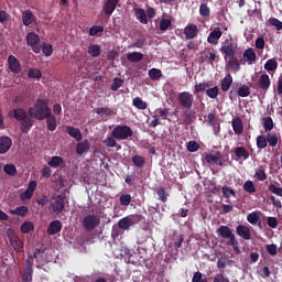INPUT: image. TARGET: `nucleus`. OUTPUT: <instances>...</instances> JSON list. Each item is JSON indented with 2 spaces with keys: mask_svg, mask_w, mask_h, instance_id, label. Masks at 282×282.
I'll return each mask as SVG.
<instances>
[{
  "mask_svg": "<svg viewBox=\"0 0 282 282\" xmlns=\"http://www.w3.org/2000/svg\"><path fill=\"white\" fill-rule=\"evenodd\" d=\"M105 31V26L102 24H94V26H90L89 34L90 35H98V33H101Z\"/></svg>",
  "mask_w": 282,
  "mask_h": 282,
  "instance_id": "nucleus-57",
  "label": "nucleus"
},
{
  "mask_svg": "<svg viewBox=\"0 0 282 282\" xmlns=\"http://www.w3.org/2000/svg\"><path fill=\"white\" fill-rule=\"evenodd\" d=\"M101 224V218L95 216V214H89L83 218V226L85 230L91 231L95 230Z\"/></svg>",
  "mask_w": 282,
  "mask_h": 282,
  "instance_id": "nucleus-9",
  "label": "nucleus"
},
{
  "mask_svg": "<svg viewBox=\"0 0 282 282\" xmlns=\"http://www.w3.org/2000/svg\"><path fill=\"white\" fill-rule=\"evenodd\" d=\"M257 147L258 149H265V147H268V135L264 137L263 134H260L257 137Z\"/></svg>",
  "mask_w": 282,
  "mask_h": 282,
  "instance_id": "nucleus-49",
  "label": "nucleus"
},
{
  "mask_svg": "<svg viewBox=\"0 0 282 282\" xmlns=\"http://www.w3.org/2000/svg\"><path fill=\"white\" fill-rule=\"evenodd\" d=\"M90 142L88 141V139H85V141H83V139L77 142L76 144V153L77 155H84V153H88V151L90 150Z\"/></svg>",
  "mask_w": 282,
  "mask_h": 282,
  "instance_id": "nucleus-23",
  "label": "nucleus"
},
{
  "mask_svg": "<svg viewBox=\"0 0 282 282\" xmlns=\"http://www.w3.org/2000/svg\"><path fill=\"white\" fill-rule=\"evenodd\" d=\"M133 106H135V108H139L140 110H145V108H148L147 101H143L142 98H134Z\"/></svg>",
  "mask_w": 282,
  "mask_h": 282,
  "instance_id": "nucleus-55",
  "label": "nucleus"
},
{
  "mask_svg": "<svg viewBox=\"0 0 282 282\" xmlns=\"http://www.w3.org/2000/svg\"><path fill=\"white\" fill-rule=\"evenodd\" d=\"M192 282H208L206 278L203 279V273L200 271H196L193 275Z\"/></svg>",
  "mask_w": 282,
  "mask_h": 282,
  "instance_id": "nucleus-63",
  "label": "nucleus"
},
{
  "mask_svg": "<svg viewBox=\"0 0 282 282\" xmlns=\"http://www.w3.org/2000/svg\"><path fill=\"white\" fill-rule=\"evenodd\" d=\"M64 164V158L61 155H53L51 160H48V166L52 169H58V166H62Z\"/></svg>",
  "mask_w": 282,
  "mask_h": 282,
  "instance_id": "nucleus-32",
  "label": "nucleus"
},
{
  "mask_svg": "<svg viewBox=\"0 0 282 282\" xmlns=\"http://www.w3.org/2000/svg\"><path fill=\"white\" fill-rule=\"evenodd\" d=\"M22 282H33V262L30 260H25V269L22 275Z\"/></svg>",
  "mask_w": 282,
  "mask_h": 282,
  "instance_id": "nucleus-16",
  "label": "nucleus"
},
{
  "mask_svg": "<svg viewBox=\"0 0 282 282\" xmlns=\"http://www.w3.org/2000/svg\"><path fill=\"white\" fill-rule=\"evenodd\" d=\"M20 230H21V232H23L24 235H28L29 232H31L32 230H34V224H33V221H23V224H21V226H20Z\"/></svg>",
  "mask_w": 282,
  "mask_h": 282,
  "instance_id": "nucleus-41",
  "label": "nucleus"
},
{
  "mask_svg": "<svg viewBox=\"0 0 282 282\" xmlns=\"http://www.w3.org/2000/svg\"><path fill=\"white\" fill-rule=\"evenodd\" d=\"M217 232L219 237H221L223 239H227V246H231L236 251L239 250V241L229 226H219Z\"/></svg>",
  "mask_w": 282,
  "mask_h": 282,
  "instance_id": "nucleus-3",
  "label": "nucleus"
},
{
  "mask_svg": "<svg viewBox=\"0 0 282 282\" xmlns=\"http://www.w3.org/2000/svg\"><path fill=\"white\" fill-rule=\"evenodd\" d=\"M37 19L33 14L32 10H24L22 12V23L25 25V28H30V25H33V23H36Z\"/></svg>",
  "mask_w": 282,
  "mask_h": 282,
  "instance_id": "nucleus-18",
  "label": "nucleus"
},
{
  "mask_svg": "<svg viewBox=\"0 0 282 282\" xmlns=\"http://www.w3.org/2000/svg\"><path fill=\"white\" fill-rule=\"evenodd\" d=\"M97 115H100L102 119H107L112 115L111 108L100 107L96 109Z\"/></svg>",
  "mask_w": 282,
  "mask_h": 282,
  "instance_id": "nucleus-42",
  "label": "nucleus"
},
{
  "mask_svg": "<svg viewBox=\"0 0 282 282\" xmlns=\"http://www.w3.org/2000/svg\"><path fill=\"white\" fill-rule=\"evenodd\" d=\"M169 115H170L169 108H158L159 124L161 122V119H167Z\"/></svg>",
  "mask_w": 282,
  "mask_h": 282,
  "instance_id": "nucleus-51",
  "label": "nucleus"
},
{
  "mask_svg": "<svg viewBox=\"0 0 282 282\" xmlns=\"http://www.w3.org/2000/svg\"><path fill=\"white\" fill-rule=\"evenodd\" d=\"M207 123L213 128L215 137H219V132L221 130V126L219 122V117L216 112H208L207 115Z\"/></svg>",
  "mask_w": 282,
  "mask_h": 282,
  "instance_id": "nucleus-12",
  "label": "nucleus"
},
{
  "mask_svg": "<svg viewBox=\"0 0 282 282\" xmlns=\"http://www.w3.org/2000/svg\"><path fill=\"white\" fill-rule=\"evenodd\" d=\"M134 14H135L137 20L142 25H148V23H149L148 14L143 8H134Z\"/></svg>",
  "mask_w": 282,
  "mask_h": 282,
  "instance_id": "nucleus-24",
  "label": "nucleus"
},
{
  "mask_svg": "<svg viewBox=\"0 0 282 282\" xmlns=\"http://www.w3.org/2000/svg\"><path fill=\"white\" fill-rule=\"evenodd\" d=\"M221 36H223V31H221L220 26H215L210 31V33H209V35L207 37V42L209 44H215V45L219 44V40H220Z\"/></svg>",
  "mask_w": 282,
  "mask_h": 282,
  "instance_id": "nucleus-17",
  "label": "nucleus"
},
{
  "mask_svg": "<svg viewBox=\"0 0 282 282\" xmlns=\"http://www.w3.org/2000/svg\"><path fill=\"white\" fill-rule=\"evenodd\" d=\"M66 203H68V200L64 194H54L50 199L53 214H63L66 209Z\"/></svg>",
  "mask_w": 282,
  "mask_h": 282,
  "instance_id": "nucleus-4",
  "label": "nucleus"
},
{
  "mask_svg": "<svg viewBox=\"0 0 282 282\" xmlns=\"http://www.w3.org/2000/svg\"><path fill=\"white\" fill-rule=\"evenodd\" d=\"M33 126V120L30 117H28V112H25V117L23 119V122L20 126V130L24 133L28 134Z\"/></svg>",
  "mask_w": 282,
  "mask_h": 282,
  "instance_id": "nucleus-28",
  "label": "nucleus"
},
{
  "mask_svg": "<svg viewBox=\"0 0 282 282\" xmlns=\"http://www.w3.org/2000/svg\"><path fill=\"white\" fill-rule=\"evenodd\" d=\"M200 59H203V62L214 63L219 59V55L214 47L205 46L200 53Z\"/></svg>",
  "mask_w": 282,
  "mask_h": 282,
  "instance_id": "nucleus-11",
  "label": "nucleus"
},
{
  "mask_svg": "<svg viewBox=\"0 0 282 282\" xmlns=\"http://www.w3.org/2000/svg\"><path fill=\"white\" fill-rule=\"evenodd\" d=\"M132 163L138 169H142L145 164V158H143V155H133Z\"/></svg>",
  "mask_w": 282,
  "mask_h": 282,
  "instance_id": "nucleus-43",
  "label": "nucleus"
},
{
  "mask_svg": "<svg viewBox=\"0 0 282 282\" xmlns=\"http://www.w3.org/2000/svg\"><path fill=\"white\" fill-rule=\"evenodd\" d=\"M219 91H220L219 87H217V86L212 87V88L207 87L206 94H207L208 98H212L215 100L218 98Z\"/></svg>",
  "mask_w": 282,
  "mask_h": 282,
  "instance_id": "nucleus-44",
  "label": "nucleus"
},
{
  "mask_svg": "<svg viewBox=\"0 0 282 282\" xmlns=\"http://www.w3.org/2000/svg\"><path fill=\"white\" fill-rule=\"evenodd\" d=\"M205 162L208 164H218V166H228L230 164L229 155H221L220 151L206 153Z\"/></svg>",
  "mask_w": 282,
  "mask_h": 282,
  "instance_id": "nucleus-5",
  "label": "nucleus"
},
{
  "mask_svg": "<svg viewBox=\"0 0 282 282\" xmlns=\"http://www.w3.org/2000/svg\"><path fill=\"white\" fill-rule=\"evenodd\" d=\"M234 83V78L230 73L225 75V78L220 82V88L223 91H229L231 85Z\"/></svg>",
  "mask_w": 282,
  "mask_h": 282,
  "instance_id": "nucleus-29",
  "label": "nucleus"
},
{
  "mask_svg": "<svg viewBox=\"0 0 282 282\" xmlns=\"http://www.w3.org/2000/svg\"><path fill=\"white\" fill-rule=\"evenodd\" d=\"M260 215L261 212H252V214H248L247 219L250 224H258Z\"/></svg>",
  "mask_w": 282,
  "mask_h": 282,
  "instance_id": "nucleus-52",
  "label": "nucleus"
},
{
  "mask_svg": "<svg viewBox=\"0 0 282 282\" xmlns=\"http://www.w3.org/2000/svg\"><path fill=\"white\" fill-rule=\"evenodd\" d=\"M269 23L270 25H273V28H275L278 31L282 30V21H280L279 19H275L274 17L269 19Z\"/></svg>",
  "mask_w": 282,
  "mask_h": 282,
  "instance_id": "nucleus-61",
  "label": "nucleus"
},
{
  "mask_svg": "<svg viewBox=\"0 0 282 282\" xmlns=\"http://www.w3.org/2000/svg\"><path fill=\"white\" fill-rule=\"evenodd\" d=\"M200 149V144L197 141H189L187 142V151H191L194 153L195 151H198Z\"/></svg>",
  "mask_w": 282,
  "mask_h": 282,
  "instance_id": "nucleus-60",
  "label": "nucleus"
},
{
  "mask_svg": "<svg viewBox=\"0 0 282 282\" xmlns=\"http://www.w3.org/2000/svg\"><path fill=\"white\" fill-rule=\"evenodd\" d=\"M13 215H21V217H25V215L29 214V207H25L24 205L21 207H17L13 212H11Z\"/></svg>",
  "mask_w": 282,
  "mask_h": 282,
  "instance_id": "nucleus-59",
  "label": "nucleus"
},
{
  "mask_svg": "<svg viewBox=\"0 0 282 282\" xmlns=\"http://www.w3.org/2000/svg\"><path fill=\"white\" fill-rule=\"evenodd\" d=\"M198 31L199 29L197 24L191 23L185 25V29L183 32L185 33V37L187 40H194L198 35Z\"/></svg>",
  "mask_w": 282,
  "mask_h": 282,
  "instance_id": "nucleus-19",
  "label": "nucleus"
},
{
  "mask_svg": "<svg viewBox=\"0 0 282 282\" xmlns=\"http://www.w3.org/2000/svg\"><path fill=\"white\" fill-rule=\"evenodd\" d=\"M172 28L171 19H161L160 21V31H167V29Z\"/></svg>",
  "mask_w": 282,
  "mask_h": 282,
  "instance_id": "nucleus-58",
  "label": "nucleus"
},
{
  "mask_svg": "<svg viewBox=\"0 0 282 282\" xmlns=\"http://www.w3.org/2000/svg\"><path fill=\"white\" fill-rule=\"evenodd\" d=\"M267 252L271 256H276L279 252L276 243H271L267 246Z\"/></svg>",
  "mask_w": 282,
  "mask_h": 282,
  "instance_id": "nucleus-64",
  "label": "nucleus"
},
{
  "mask_svg": "<svg viewBox=\"0 0 282 282\" xmlns=\"http://www.w3.org/2000/svg\"><path fill=\"white\" fill-rule=\"evenodd\" d=\"M62 229L63 223L61 221V219H53L48 224V228L46 229V231L48 232V235H58V232H61Z\"/></svg>",
  "mask_w": 282,
  "mask_h": 282,
  "instance_id": "nucleus-22",
  "label": "nucleus"
},
{
  "mask_svg": "<svg viewBox=\"0 0 282 282\" xmlns=\"http://www.w3.org/2000/svg\"><path fill=\"white\" fill-rule=\"evenodd\" d=\"M57 126L58 123H57L56 116L53 115L52 108L48 106V101H47L46 128L50 132H54Z\"/></svg>",
  "mask_w": 282,
  "mask_h": 282,
  "instance_id": "nucleus-15",
  "label": "nucleus"
},
{
  "mask_svg": "<svg viewBox=\"0 0 282 282\" xmlns=\"http://www.w3.org/2000/svg\"><path fill=\"white\" fill-rule=\"evenodd\" d=\"M279 64L276 62V59H268V62H265L264 64V69H267L268 72H273L274 69H278Z\"/></svg>",
  "mask_w": 282,
  "mask_h": 282,
  "instance_id": "nucleus-48",
  "label": "nucleus"
},
{
  "mask_svg": "<svg viewBox=\"0 0 282 282\" xmlns=\"http://www.w3.org/2000/svg\"><path fill=\"white\" fill-rule=\"evenodd\" d=\"M256 61H257V53H254V48H247L243 53V58L240 59V63L248 62L249 65H251V63Z\"/></svg>",
  "mask_w": 282,
  "mask_h": 282,
  "instance_id": "nucleus-25",
  "label": "nucleus"
},
{
  "mask_svg": "<svg viewBox=\"0 0 282 282\" xmlns=\"http://www.w3.org/2000/svg\"><path fill=\"white\" fill-rule=\"evenodd\" d=\"M243 189L249 192V194H254L257 192V187H254L253 181H246L243 185Z\"/></svg>",
  "mask_w": 282,
  "mask_h": 282,
  "instance_id": "nucleus-56",
  "label": "nucleus"
},
{
  "mask_svg": "<svg viewBox=\"0 0 282 282\" xmlns=\"http://www.w3.org/2000/svg\"><path fill=\"white\" fill-rule=\"evenodd\" d=\"M267 141L270 147H276L279 139L278 134L275 132H270L267 134Z\"/></svg>",
  "mask_w": 282,
  "mask_h": 282,
  "instance_id": "nucleus-45",
  "label": "nucleus"
},
{
  "mask_svg": "<svg viewBox=\"0 0 282 282\" xmlns=\"http://www.w3.org/2000/svg\"><path fill=\"white\" fill-rule=\"evenodd\" d=\"M116 140H128L133 137V130L130 126H116L111 132Z\"/></svg>",
  "mask_w": 282,
  "mask_h": 282,
  "instance_id": "nucleus-7",
  "label": "nucleus"
},
{
  "mask_svg": "<svg viewBox=\"0 0 282 282\" xmlns=\"http://www.w3.org/2000/svg\"><path fill=\"white\" fill-rule=\"evenodd\" d=\"M232 128H234V132L236 134H242L243 123H242V119H240V117H237V119L232 120Z\"/></svg>",
  "mask_w": 282,
  "mask_h": 282,
  "instance_id": "nucleus-33",
  "label": "nucleus"
},
{
  "mask_svg": "<svg viewBox=\"0 0 282 282\" xmlns=\"http://www.w3.org/2000/svg\"><path fill=\"white\" fill-rule=\"evenodd\" d=\"M42 53L46 55V57H51L53 55V46L52 44H47L46 42H43L42 44Z\"/></svg>",
  "mask_w": 282,
  "mask_h": 282,
  "instance_id": "nucleus-53",
  "label": "nucleus"
},
{
  "mask_svg": "<svg viewBox=\"0 0 282 282\" xmlns=\"http://www.w3.org/2000/svg\"><path fill=\"white\" fill-rule=\"evenodd\" d=\"M11 115L17 119V121H21V123H23V119L26 117V110L25 108H13Z\"/></svg>",
  "mask_w": 282,
  "mask_h": 282,
  "instance_id": "nucleus-30",
  "label": "nucleus"
},
{
  "mask_svg": "<svg viewBox=\"0 0 282 282\" xmlns=\"http://www.w3.org/2000/svg\"><path fill=\"white\" fill-rule=\"evenodd\" d=\"M155 192H156V194L159 196V199L162 203H167L170 194H169V192H166L165 187H162V186L156 187Z\"/></svg>",
  "mask_w": 282,
  "mask_h": 282,
  "instance_id": "nucleus-35",
  "label": "nucleus"
},
{
  "mask_svg": "<svg viewBox=\"0 0 282 282\" xmlns=\"http://www.w3.org/2000/svg\"><path fill=\"white\" fill-rule=\"evenodd\" d=\"M8 237L13 250H15V252H22L23 241L15 235L14 230H8Z\"/></svg>",
  "mask_w": 282,
  "mask_h": 282,
  "instance_id": "nucleus-14",
  "label": "nucleus"
},
{
  "mask_svg": "<svg viewBox=\"0 0 282 282\" xmlns=\"http://www.w3.org/2000/svg\"><path fill=\"white\" fill-rule=\"evenodd\" d=\"M132 200L131 194H121L120 196V205L123 207H128Z\"/></svg>",
  "mask_w": 282,
  "mask_h": 282,
  "instance_id": "nucleus-54",
  "label": "nucleus"
},
{
  "mask_svg": "<svg viewBox=\"0 0 282 282\" xmlns=\"http://www.w3.org/2000/svg\"><path fill=\"white\" fill-rule=\"evenodd\" d=\"M25 41L28 46H31L34 53L39 54L42 52L41 36L39 35V33H35V31H30L25 35Z\"/></svg>",
  "mask_w": 282,
  "mask_h": 282,
  "instance_id": "nucleus-6",
  "label": "nucleus"
},
{
  "mask_svg": "<svg viewBox=\"0 0 282 282\" xmlns=\"http://www.w3.org/2000/svg\"><path fill=\"white\" fill-rule=\"evenodd\" d=\"M235 154L237 158H242V160H248L250 158V153L247 151L246 147H236Z\"/></svg>",
  "mask_w": 282,
  "mask_h": 282,
  "instance_id": "nucleus-34",
  "label": "nucleus"
},
{
  "mask_svg": "<svg viewBox=\"0 0 282 282\" xmlns=\"http://www.w3.org/2000/svg\"><path fill=\"white\" fill-rule=\"evenodd\" d=\"M262 126H263V129L265 130V132L271 133L274 128V121H273L272 117H265Z\"/></svg>",
  "mask_w": 282,
  "mask_h": 282,
  "instance_id": "nucleus-40",
  "label": "nucleus"
},
{
  "mask_svg": "<svg viewBox=\"0 0 282 282\" xmlns=\"http://www.w3.org/2000/svg\"><path fill=\"white\" fill-rule=\"evenodd\" d=\"M66 132L69 137L75 138V140H82L83 138L82 131L78 128H74L73 126H67Z\"/></svg>",
  "mask_w": 282,
  "mask_h": 282,
  "instance_id": "nucleus-31",
  "label": "nucleus"
},
{
  "mask_svg": "<svg viewBox=\"0 0 282 282\" xmlns=\"http://www.w3.org/2000/svg\"><path fill=\"white\" fill-rule=\"evenodd\" d=\"M236 232L246 241H249L251 239V230L249 226H246L245 224H239L236 228Z\"/></svg>",
  "mask_w": 282,
  "mask_h": 282,
  "instance_id": "nucleus-20",
  "label": "nucleus"
},
{
  "mask_svg": "<svg viewBox=\"0 0 282 282\" xmlns=\"http://www.w3.org/2000/svg\"><path fill=\"white\" fill-rule=\"evenodd\" d=\"M138 221H139L138 216L121 217V219H119L118 221V227L121 228V230H130L131 226H135Z\"/></svg>",
  "mask_w": 282,
  "mask_h": 282,
  "instance_id": "nucleus-13",
  "label": "nucleus"
},
{
  "mask_svg": "<svg viewBox=\"0 0 282 282\" xmlns=\"http://www.w3.org/2000/svg\"><path fill=\"white\" fill-rule=\"evenodd\" d=\"M12 147L10 137H0V153H7Z\"/></svg>",
  "mask_w": 282,
  "mask_h": 282,
  "instance_id": "nucleus-27",
  "label": "nucleus"
},
{
  "mask_svg": "<svg viewBox=\"0 0 282 282\" xmlns=\"http://www.w3.org/2000/svg\"><path fill=\"white\" fill-rule=\"evenodd\" d=\"M199 14H200V17H204L205 19H208L210 17V8L207 6V3H200Z\"/></svg>",
  "mask_w": 282,
  "mask_h": 282,
  "instance_id": "nucleus-46",
  "label": "nucleus"
},
{
  "mask_svg": "<svg viewBox=\"0 0 282 282\" xmlns=\"http://www.w3.org/2000/svg\"><path fill=\"white\" fill-rule=\"evenodd\" d=\"M177 100L178 104L186 110H189L195 102V98L191 91H181V94H178Z\"/></svg>",
  "mask_w": 282,
  "mask_h": 282,
  "instance_id": "nucleus-10",
  "label": "nucleus"
},
{
  "mask_svg": "<svg viewBox=\"0 0 282 282\" xmlns=\"http://www.w3.org/2000/svg\"><path fill=\"white\" fill-rule=\"evenodd\" d=\"M149 76L151 80H160L163 76L162 69H159L158 67H151V69H149Z\"/></svg>",
  "mask_w": 282,
  "mask_h": 282,
  "instance_id": "nucleus-38",
  "label": "nucleus"
},
{
  "mask_svg": "<svg viewBox=\"0 0 282 282\" xmlns=\"http://www.w3.org/2000/svg\"><path fill=\"white\" fill-rule=\"evenodd\" d=\"M144 58L143 53H139V52H133V53H128V62L131 63H139L142 62V59Z\"/></svg>",
  "mask_w": 282,
  "mask_h": 282,
  "instance_id": "nucleus-37",
  "label": "nucleus"
},
{
  "mask_svg": "<svg viewBox=\"0 0 282 282\" xmlns=\"http://www.w3.org/2000/svg\"><path fill=\"white\" fill-rule=\"evenodd\" d=\"M219 51L223 53L226 65L232 72H239L241 69V62L237 57L239 51L238 40H235L231 33L225 37Z\"/></svg>",
  "mask_w": 282,
  "mask_h": 282,
  "instance_id": "nucleus-1",
  "label": "nucleus"
},
{
  "mask_svg": "<svg viewBox=\"0 0 282 282\" xmlns=\"http://www.w3.org/2000/svg\"><path fill=\"white\" fill-rule=\"evenodd\" d=\"M254 177L259 181H265L267 180V173L264 169H258L256 171Z\"/></svg>",
  "mask_w": 282,
  "mask_h": 282,
  "instance_id": "nucleus-62",
  "label": "nucleus"
},
{
  "mask_svg": "<svg viewBox=\"0 0 282 282\" xmlns=\"http://www.w3.org/2000/svg\"><path fill=\"white\" fill-rule=\"evenodd\" d=\"M3 171L9 177H15L18 175L17 166L14 164H4Z\"/></svg>",
  "mask_w": 282,
  "mask_h": 282,
  "instance_id": "nucleus-39",
  "label": "nucleus"
},
{
  "mask_svg": "<svg viewBox=\"0 0 282 282\" xmlns=\"http://www.w3.org/2000/svg\"><path fill=\"white\" fill-rule=\"evenodd\" d=\"M271 85H272V80H271L269 74L264 73V74L260 75L258 83L252 85V87H253V89H260L261 94H267V91L270 89Z\"/></svg>",
  "mask_w": 282,
  "mask_h": 282,
  "instance_id": "nucleus-8",
  "label": "nucleus"
},
{
  "mask_svg": "<svg viewBox=\"0 0 282 282\" xmlns=\"http://www.w3.org/2000/svg\"><path fill=\"white\" fill-rule=\"evenodd\" d=\"M238 96L240 98H248V96H250V87H248V85H242L241 87H239Z\"/></svg>",
  "mask_w": 282,
  "mask_h": 282,
  "instance_id": "nucleus-50",
  "label": "nucleus"
},
{
  "mask_svg": "<svg viewBox=\"0 0 282 282\" xmlns=\"http://www.w3.org/2000/svg\"><path fill=\"white\" fill-rule=\"evenodd\" d=\"M119 0H107L104 6V12L106 15L111 17V14L115 12Z\"/></svg>",
  "mask_w": 282,
  "mask_h": 282,
  "instance_id": "nucleus-26",
  "label": "nucleus"
},
{
  "mask_svg": "<svg viewBox=\"0 0 282 282\" xmlns=\"http://www.w3.org/2000/svg\"><path fill=\"white\" fill-rule=\"evenodd\" d=\"M8 64H9V69L14 74H20V72H22L21 62H19V59H17L14 55H9Z\"/></svg>",
  "mask_w": 282,
  "mask_h": 282,
  "instance_id": "nucleus-21",
  "label": "nucleus"
},
{
  "mask_svg": "<svg viewBox=\"0 0 282 282\" xmlns=\"http://www.w3.org/2000/svg\"><path fill=\"white\" fill-rule=\"evenodd\" d=\"M47 104L48 99L37 98L35 104L28 109L29 115L37 121L47 119Z\"/></svg>",
  "mask_w": 282,
  "mask_h": 282,
  "instance_id": "nucleus-2",
  "label": "nucleus"
},
{
  "mask_svg": "<svg viewBox=\"0 0 282 282\" xmlns=\"http://www.w3.org/2000/svg\"><path fill=\"white\" fill-rule=\"evenodd\" d=\"M29 78H42L43 74L37 67H31L28 72Z\"/></svg>",
  "mask_w": 282,
  "mask_h": 282,
  "instance_id": "nucleus-47",
  "label": "nucleus"
},
{
  "mask_svg": "<svg viewBox=\"0 0 282 282\" xmlns=\"http://www.w3.org/2000/svg\"><path fill=\"white\" fill-rule=\"evenodd\" d=\"M88 53L91 57H99L101 55V46L99 44H90Z\"/></svg>",
  "mask_w": 282,
  "mask_h": 282,
  "instance_id": "nucleus-36",
  "label": "nucleus"
}]
</instances>
